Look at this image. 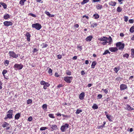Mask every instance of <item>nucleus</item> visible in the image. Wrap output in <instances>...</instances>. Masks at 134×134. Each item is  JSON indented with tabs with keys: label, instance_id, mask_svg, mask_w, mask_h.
I'll use <instances>...</instances> for the list:
<instances>
[{
	"label": "nucleus",
	"instance_id": "obj_31",
	"mask_svg": "<svg viewBox=\"0 0 134 134\" xmlns=\"http://www.w3.org/2000/svg\"><path fill=\"white\" fill-rule=\"evenodd\" d=\"M0 4L3 7L4 9H6L7 8V5L4 3L2 2Z\"/></svg>",
	"mask_w": 134,
	"mask_h": 134
},
{
	"label": "nucleus",
	"instance_id": "obj_5",
	"mask_svg": "<svg viewBox=\"0 0 134 134\" xmlns=\"http://www.w3.org/2000/svg\"><path fill=\"white\" fill-rule=\"evenodd\" d=\"M32 26L37 30H39L42 27L41 25L38 23L32 24Z\"/></svg>",
	"mask_w": 134,
	"mask_h": 134
},
{
	"label": "nucleus",
	"instance_id": "obj_3",
	"mask_svg": "<svg viewBox=\"0 0 134 134\" xmlns=\"http://www.w3.org/2000/svg\"><path fill=\"white\" fill-rule=\"evenodd\" d=\"M8 54L10 58H16L19 57V54H16L14 51H9V52Z\"/></svg>",
	"mask_w": 134,
	"mask_h": 134
},
{
	"label": "nucleus",
	"instance_id": "obj_42",
	"mask_svg": "<svg viewBox=\"0 0 134 134\" xmlns=\"http://www.w3.org/2000/svg\"><path fill=\"white\" fill-rule=\"evenodd\" d=\"M108 90L107 89H104L103 88L102 89V91H103L105 94H107L108 93Z\"/></svg>",
	"mask_w": 134,
	"mask_h": 134
},
{
	"label": "nucleus",
	"instance_id": "obj_40",
	"mask_svg": "<svg viewBox=\"0 0 134 134\" xmlns=\"http://www.w3.org/2000/svg\"><path fill=\"white\" fill-rule=\"evenodd\" d=\"M9 61L8 60H5L4 63V64L6 66L8 65L9 64Z\"/></svg>",
	"mask_w": 134,
	"mask_h": 134
},
{
	"label": "nucleus",
	"instance_id": "obj_10",
	"mask_svg": "<svg viewBox=\"0 0 134 134\" xmlns=\"http://www.w3.org/2000/svg\"><path fill=\"white\" fill-rule=\"evenodd\" d=\"M49 125L50 126L51 128L52 129V131L56 130L58 129V126L56 125Z\"/></svg>",
	"mask_w": 134,
	"mask_h": 134
},
{
	"label": "nucleus",
	"instance_id": "obj_58",
	"mask_svg": "<svg viewBox=\"0 0 134 134\" xmlns=\"http://www.w3.org/2000/svg\"><path fill=\"white\" fill-rule=\"evenodd\" d=\"M129 22L130 23H132L133 22V20L132 19H130L129 20Z\"/></svg>",
	"mask_w": 134,
	"mask_h": 134
},
{
	"label": "nucleus",
	"instance_id": "obj_36",
	"mask_svg": "<svg viewBox=\"0 0 134 134\" xmlns=\"http://www.w3.org/2000/svg\"><path fill=\"white\" fill-rule=\"evenodd\" d=\"M131 55L132 57H134V49H132L131 50Z\"/></svg>",
	"mask_w": 134,
	"mask_h": 134
},
{
	"label": "nucleus",
	"instance_id": "obj_59",
	"mask_svg": "<svg viewBox=\"0 0 134 134\" xmlns=\"http://www.w3.org/2000/svg\"><path fill=\"white\" fill-rule=\"evenodd\" d=\"M43 46L42 47L43 48L46 47L47 46V44H43Z\"/></svg>",
	"mask_w": 134,
	"mask_h": 134
},
{
	"label": "nucleus",
	"instance_id": "obj_7",
	"mask_svg": "<svg viewBox=\"0 0 134 134\" xmlns=\"http://www.w3.org/2000/svg\"><path fill=\"white\" fill-rule=\"evenodd\" d=\"M41 85L43 86V88L44 89H46L48 87L50 86V84L47 82H46L44 81H41L40 82Z\"/></svg>",
	"mask_w": 134,
	"mask_h": 134
},
{
	"label": "nucleus",
	"instance_id": "obj_17",
	"mask_svg": "<svg viewBox=\"0 0 134 134\" xmlns=\"http://www.w3.org/2000/svg\"><path fill=\"white\" fill-rule=\"evenodd\" d=\"M90 24L91 25V27H94L97 25V23H93L92 22H91Z\"/></svg>",
	"mask_w": 134,
	"mask_h": 134
},
{
	"label": "nucleus",
	"instance_id": "obj_39",
	"mask_svg": "<svg viewBox=\"0 0 134 134\" xmlns=\"http://www.w3.org/2000/svg\"><path fill=\"white\" fill-rule=\"evenodd\" d=\"M82 112V110L81 109H77L76 110V114H79L80 113Z\"/></svg>",
	"mask_w": 134,
	"mask_h": 134
},
{
	"label": "nucleus",
	"instance_id": "obj_6",
	"mask_svg": "<svg viewBox=\"0 0 134 134\" xmlns=\"http://www.w3.org/2000/svg\"><path fill=\"white\" fill-rule=\"evenodd\" d=\"M13 68L15 70H20L23 68V65L21 64H16L14 65Z\"/></svg>",
	"mask_w": 134,
	"mask_h": 134
},
{
	"label": "nucleus",
	"instance_id": "obj_28",
	"mask_svg": "<svg viewBox=\"0 0 134 134\" xmlns=\"http://www.w3.org/2000/svg\"><path fill=\"white\" fill-rule=\"evenodd\" d=\"M92 108L94 109H97L98 108V107L96 104H94L92 106Z\"/></svg>",
	"mask_w": 134,
	"mask_h": 134
},
{
	"label": "nucleus",
	"instance_id": "obj_41",
	"mask_svg": "<svg viewBox=\"0 0 134 134\" xmlns=\"http://www.w3.org/2000/svg\"><path fill=\"white\" fill-rule=\"evenodd\" d=\"M106 117L109 121H111V116L110 115H107Z\"/></svg>",
	"mask_w": 134,
	"mask_h": 134
},
{
	"label": "nucleus",
	"instance_id": "obj_57",
	"mask_svg": "<svg viewBox=\"0 0 134 134\" xmlns=\"http://www.w3.org/2000/svg\"><path fill=\"white\" fill-rule=\"evenodd\" d=\"M85 74L84 71V70H82L81 71V74L82 75H84Z\"/></svg>",
	"mask_w": 134,
	"mask_h": 134
},
{
	"label": "nucleus",
	"instance_id": "obj_53",
	"mask_svg": "<svg viewBox=\"0 0 134 134\" xmlns=\"http://www.w3.org/2000/svg\"><path fill=\"white\" fill-rule=\"evenodd\" d=\"M82 18H85L86 19H88L89 18V17H88V16H86V15H84L83 16H82Z\"/></svg>",
	"mask_w": 134,
	"mask_h": 134
},
{
	"label": "nucleus",
	"instance_id": "obj_27",
	"mask_svg": "<svg viewBox=\"0 0 134 134\" xmlns=\"http://www.w3.org/2000/svg\"><path fill=\"white\" fill-rule=\"evenodd\" d=\"M7 71L6 70H3L2 72V74L3 75V76H4V77L6 79V78L5 77V74L6 73H7Z\"/></svg>",
	"mask_w": 134,
	"mask_h": 134
},
{
	"label": "nucleus",
	"instance_id": "obj_8",
	"mask_svg": "<svg viewBox=\"0 0 134 134\" xmlns=\"http://www.w3.org/2000/svg\"><path fill=\"white\" fill-rule=\"evenodd\" d=\"M69 125L67 124H65L64 125L62 126L60 128V130L62 132L65 131L66 129L69 127Z\"/></svg>",
	"mask_w": 134,
	"mask_h": 134
},
{
	"label": "nucleus",
	"instance_id": "obj_34",
	"mask_svg": "<svg viewBox=\"0 0 134 134\" xmlns=\"http://www.w3.org/2000/svg\"><path fill=\"white\" fill-rule=\"evenodd\" d=\"M130 31L131 33L134 32V26H132L130 29Z\"/></svg>",
	"mask_w": 134,
	"mask_h": 134
},
{
	"label": "nucleus",
	"instance_id": "obj_44",
	"mask_svg": "<svg viewBox=\"0 0 134 134\" xmlns=\"http://www.w3.org/2000/svg\"><path fill=\"white\" fill-rule=\"evenodd\" d=\"M47 128L46 127H41L40 129L41 131H43L44 130H45L46 129H47Z\"/></svg>",
	"mask_w": 134,
	"mask_h": 134
},
{
	"label": "nucleus",
	"instance_id": "obj_47",
	"mask_svg": "<svg viewBox=\"0 0 134 134\" xmlns=\"http://www.w3.org/2000/svg\"><path fill=\"white\" fill-rule=\"evenodd\" d=\"M104 41L102 43V44L103 45H108V44H107L108 43V42L107 41Z\"/></svg>",
	"mask_w": 134,
	"mask_h": 134
},
{
	"label": "nucleus",
	"instance_id": "obj_52",
	"mask_svg": "<svg viewBox=\"0 0 134 134\" xmlns=\"http://www.w3.org/2000/svg\"><path fill=\"white\" fill-rule=\"evenodd\" d=\"M32 120V117L30 116L29 117L28 119V121H31Z\"/></svg>",
	"mask_w": 134,
	"mask_h": 134
},
{
	"label": "nucleus",
	"instance_id": "obj_26",
	"mask_svg": "<svg viewBox=\"0 0 134 134\" xmlns=\"http://www.w3.org/2000/svg\"><path fill=\"white\" fill-rule=\"evenodd\" d=\"M26 0H20L19 2V4L22 6L24 5V3Z\"/></svg>",
	"mask_w": 134,
	"mask_h": 134
},
{
	"label": "nucleus",
	"instance_id": "obj_13",
	"mask_svg": "<svg viewBox=\"0 0 134 134\" xmlns=\"http://www.w3.org/2000/svg\"><path fill=\"white\" fill-rule=\"evenodd\" d=\"M118 49L116 47H110L109 48V50L112 52H114L118 50Z\"/></svg>",
	"mask_w": 134,
	"mask_h": 134
},
{
	"label": "nucleus",
	"instance_id": "obj_15",
	"mask_svg": "<svg viewBox=\"0 0 134 134\" xmlns=\"http://www.w3.org/2000/svg\"><path fill=\"white\" fill-rule=\"evenodd\" d=\"M85 96V93L84 92H82L79 95V98L81 100L83 99Z\"/></svg>",
	"mask_w": 134,
	"mask_h": 134
},
{
	"label": "nucleus",
	"instance_id": "obj_23",
	"mask_svg": "<svg viewBox=\"0 0 134 134\" xmlns=\"http://www.w3.org/2000/svg\"><path fill=\"white\" fill-rule=\"evenodd\" d=\"M20 116V113L16 114L15 116V119H18Z\"/></svg>",
	"mask_w": 134,
	"mask_h": 134
},
{
	"label": "nucleus",
	"instance_id": "obj_46",
	"mask_svg": "<svg viewBox=\"0 0 134 134\" xmlns=\"http://www.w3.org/2000/svg\"><path fill=\"white\" fill-rule=\"evenodd\" d=\"M52 70L50 68H49L48 71V73L50 74L51 75H52Z\"/></svg>",
	"mask_w": 134,
	"mask_h": 134
},
{
	"label": "nucleus",
	"instance_id": "obj_19",
	"mask_svg": "<svg viewBox=\"0 0 134 134\" xmlns=\"http://www.w3.org/2000/svg\"><path fill=\"white\" fill-rule=\"evenodd\" d=\"M10 18V15H9L8 14H7V13H5V14L4 15V16H3V18L5 19V20H7V19H8L9 18Z\"/></svg>",
	"mask_w": 134,
	"mask_h": 134
},
{
	"label": "nucleus",
	"instance_id": "obj_22",
	"mask_svg": "<svg viewBox=\"0 0 134 134\" xmlns=\"http://www.w3.org/2000/svg\"><path fill=\"white\" fill-rule=\"evenodd\" d=\"M96 8L97 10H101L102 8V6L100 4H98L96 5Z\"/></svg>",
	"mask_w": 134,
	"mask_h": 134
},
{
	"label": "nucleus",
	"instance_id": "obj_56",
	"mask_svg": "<svg viewBox=\"0 0 134 134\" xmlns=\"http://www.w3.org/2000/svg\"><path fill=\"white\" fill-rule=\"evenodd\" d=\"M38 51V50L36 48H34L33 52V53H35L37 52Z\"/></svg>",
	"mask_w": 134,
	"mask_h": 134
},
{
	"label": "nucleus",
	"instance_id": "obj_16",
	"mask_svg": "<svg viewBox=\"0 0 134 134\" xmlns=\"http://www.w3.org/2000/svg\"><path fill=\"white\" fill-rule=\"evenodd\" d=\"M108 38L106 37L103 36L98 38V40L100 41H106L107 40Z\"/></svg>",
	"mask_w": 134,
	"mask_h": 134
},
{
	"label": "nucleus",
	"instance_id": "obj_32",
	"mask_svg": "<svg viewBox=\"0 0 134 134\" xmlns=\"http://www.w3.org/2000/svg\"><path fill=\"white\" fill-rule=\"evenodd\" d=\"M93 17L95 19H97L99 17V16L98 14H95L93 15Z\"/></svg>",
	"mask_w": 134,
	"mask_h": 134
},
{
	"label": "nucleus",
	"instance_id": "obj_62",
	"mask_svg": "<svg viewBox=\"0 0 134 134\" xmlns=\"http://www.w3.org/2000/svg\"><path fill=\"white\" fill-rule=\"evenodd\" d=\"M104 127V126L103 125L99 126L98 127V128L99 129H100L101 128H103V127Z\"/></svg>",
	"mask_w": 134,
	"mask_h": 134
},
{
	"label": "nucleus",
	"instance_id": "obj_43",
	"mask_svg": "<svg viewBox=\"0 0 134 134\" xmlns=\"http://www.w3.org/2000/svg\"><path fill=\"white\" fill-rule=\"evenodd\" d=\"M47 104H45L43 105L42 106V108L44 109H47Z\"/></svg>",
	"mask_w": 134,
	"mask_h": 134
},
{
	"label": "nucleus",
	"instance_id": "obj_33",
	"mask_svg": "<svg viewBox=\"0 0 134 134\" xmlns=\"http://www.w3.org/2000/svg\"><path fill=\"white\" fill-rule=\"evenodd\" d=\"M89 0H83L81 3L82 5H83L89 2Z\"/></svg>",
	"mask_w": 134,
	"mask_h": 134
},
{
	"label": "nucleus",
	"instance_id": "obj_25",
	"mask_svg": "<svg viewBox=\"0 0 134 134\" xmlns=\"http://www.w3.org/2000/svg\"><path fill=\"white\" fill-rule=\"evenodd\" d=\"M97 63L95 61H93L91 65V68H94L95 67V66L96 65Z\"/></svg>",
	"mask_w": 134,
	"mask_h": 134
},
{
	"label": "nucleus",
	"instance_id": "obj_49",
	"mask_svg": "<svg viewBox=\"0 0 134 134\" xmlns=\"http://www.w3.org/2000/svg\"><path fill=\"white\" fill-rule=\"evenodd\" d=\"M129 56V55L127 53L123 55V57H126V58H127Z\"/></svg>",
	"mask_w": 134,
	"mask_h": 134
},
{
	"label": "nucleus",
	"instance_id": "obj_18",
	"mask_svg": "<svg viewBox=\"0 0 134 134\" xmlns=\"http://www.w3.org/2000/svg\"><path fill=\"white\" fill-rule=\"evenodd\" d=\"M109 40L108 42V45H111V44L112 42H113V40L111 36H109V38L107 39V40Z\"/></svg>",
	"mask_w": 134,
	"mask_h": 134
},
{
	"label": "nucleus",
	"instance_id": "obj_14",
	"mask_svg": "<svg viewBox=\"0 0 134 134\" xmlns=\"http://www.w3.org/2000/svg\"><path fill=\"white\" fill-rule=\"evenodd\" d=\"M25 35L26 37L27 40L29 42L30 40V37L31 36L30 33L29 32H27Z\"/></svg>",
	"mask_w": 134,
	"mask_h": 134
},
{
	"label": "nucleus",
	"instance_id": "obj_45",
	"mask_svg": "<svg viewBox=\"0 0 134 134\" xmlns=\"http://www.w3.org/2000/svg\"><path fill=\"white\" fill-rule=\"evenodd\" d=\"M32 102V100L31 99H28L27 101V104H28L31 103Z\"/></svg>",
	"mask_w": 134,
	"mask_h": 134
},
{
	"label": "nucleus",
	"instance_id": "obj_11",
	"mask_svg": "<svg viewBox=\"0 0 134 134\" xmlns=\"http://www.w3.org/2000/svg\"><path fill=\"white\" fill-rule=\"evenodd\" d=\"M120 90L121 91L124 90L127 88V86L124 84H121L120 86Z\"/></svg>",
	"mask_w": 134,
	"mask_h": 134
},
{
	"label": "nucleus",
	"instance_id": "obj_30",
	"mask_svg": "<svg viewBox=\"0 0 134 134\" xmlns=\"http://www.w3.org/2000/svg\"><path fill=\"white\" fill-rule=\"evenodd\" d=\"M66 74L68 75H70L71 74V72L69 70H67L66 71Z\"/></svg>",
	"mask_w": 134,
	"mask_h": 134
},
{
	"label": "nucleus",
	"instance_id": "obj_54",
	"mask_svg": "<svg viewBox=\"0 0 134 134\" xmlns=\"http://www.w3.org/2000/svg\"><path fill=\"white\" fill-rule=\"evenodd\" d=\"M36 1L39 3H43V1L42 0H36Z\"/></svg>",
	"mask_w": 134,
	"mask_h": 134
},
{
	"label": "nucleus",
	"instance_id": "obj_20",
	"mask_svg": "<svg viewBox=\"0 0 134 134\" xmlns=\"http://www.w3.org/2000/svg\"><path fill=\"white\" fill-rule=\"evenodd\" d=\"M92 38V37L91 36H90L87 37L86 38V40L87 41L90 42Z\"/></svg>",
	"mask_w": 134,
	"mask_h": 134
},
{
	"label": "nucleus",
	"instance_id": "obj_35",
	"mask_svg": "<svg viewBox=\"0 0 134 134\" xmlns=\"http://www.w3.org/2000/svg\"><path fill=\"white\" fill-rule=\"evenodd\" d=\"M122 9L121 8L118 7L117 9L116 10L117 12H120L122 11Z\"/></svg>",
	"mask_w": 134,
	"mask_h": 134
},
{
	"label": "nucleus",
	"instance_id": "obj_12",
	"mask_svg": "<svg viewBox=\"0 0 134 134\" xmlns=\"http://www.w3.org/2000/svg\"><path fill=\"white\" fill-rule=\"evenodd\" d=\"M125 109L128 111L132 110H134V108L131 107V106L128 104H126V105Z\"/></svg>",
	"mask_w": 134,
	"mask_h": 134
},
{
	"label": "nucleus",
	"instance_id": "obj_1",
	"mask_svg": "<svg viewBox=\"0 0 134 134\" xmlns=\"http://www.w3.org/2000/svg\"><path fill=\"white\" fill-rule=\"evenodd\" d=\"M13 111L12 110H10L7 112V114L4 118L5 119H7L8 118L11 119L13 117Z\"/></svg>",
	"mask_w": 134,
	"mask_h": 134
},
{
	"label": "nucleus",
	"instance_id": "obj_64",
	"mask_svg": "<svg viewBox=\"0 0 134 134\" xmlns=\"http://www.w3.org/2000/svg\"><path fill=\"white\" fill-rule=\"evenodd\" d=\"M131 39L132 40H134V35L131 37Z\"/></svg>",
	"mask_w": 134,
	"mask_h": 134
},
{
	"label": "nucleus",
	"instance_id": "obj_21",
	"mask_svg": "<svg viewBox=\"0 0 134 134\" xmlns=\"http://www.w3.org/2000/svg\"><path fill=\"white\" fill-rule=\"evenodd\" d=\"M116 3L115 2H113L111 1L109 3V5L112 6H115L116 4Z\"/></svg>",
	"mask_w": 134,
	"mask_h": 134
},
{
	"label": "nucleus",
	"instance_id": "obj_38",
	"mask_svg": "<svg viewBox=\"0 0 134 134\" xmlns=\"http://www.w3.org/2000/svg\"><path fill=\"white\" fill-rule=\"evenodd\" d=\"M49 117L52 118H54L55 117L54 116V114H49Z\"/></svg>",
	"mask_w": 134,
	"mask_h": 134
},
{
	"label": "nucleus",
	"instance_id": "obj_24",
	"mask_svg": "<svg viewBox=\"0 0 134 134\" xmlns=\"http://www.w3.org/2000/svg\"><path fill=\"white\" fill-rule=\"evenodd\" d=\"M9 125V124L7 123L6 122H4L2 124V126L3 127H5Z\"/></svg>",
	"mask_w": 134,
	"mask_h": 134
},
{
	"label": "nucleus",
	"instance_id": "obj_9",
	"mask_svg": "<svg viewBox=\"0 0 134 134\" xmlns=\"http://www.w3.org/2000/svg\"><path fill=\"white\" fill-rule=\"evenodd\" d=\"M3 23L5 26L7 27L12 26L13 24V23L12 22L8 21H5L3 22Z\"/></svg>",
	"mask_w": 134,
	"mask_h": 134
},
{
	"label": "nucleus",
	"instance_id": "obj_29",
	"mask_svg": "<svg viewBox=\"0 0 134 134\" xmlns=\"http://www.w3.org/2000/svg\"><path fill=\"white\" fill-rule=\"evenodd\" d=\"M120 68L119 67H115L114 69V70L116 73H117L118 71L120 69Z\"/></svg>",
	"mask_w": 134,
	"mask_h": 134
},
{
	"label": "nucleus",
	"instance_id": "obj_55",
	"mask_svg": "<svg viewBox=\"0 0 134 134\" xmlns=\"http://www.w3.org/2000/svg\"><path fill=\"white\" fill-rule=\"evenodd\" d=\"M102 95L101 94H99L97 96V97L99 99H100L102 98Z\"/></svg>",
	"mask_w": 134,
	"mask_h": 134
},
{
	"label": "nucleus",
	"instance_id": "obj_63",
	"mask_svg": "<svg viewBox=\"0 0 134 134\" xmlns=\"http://www.w3.org/2000/svg\"><path fill=\"white\" fill-rule=\"evenodd\" d=\"M120 35L121 37H124V35L123 33H121L120 34Z\"/></svg>",
	"mask_w": 134,
	"mask_h": 134
},
{
	"label": "nucleus",
	"instance_id": "obj_4",
	"mask_svg": "<svg viewBox=\"0 0 134 134\" xmlns=\"http://www.w3.org/2000/svg\"><path fill=\"white\" fill-rule=\"evenodd\" d=\"M73 79L72 76H66L63 78L64 80L68 83H71Z\"/></svg>",
	"mask_w": 134,
	"mask_h": 134
},
{
	"label": "nucleus",
	"instance_id": "obj_61",
	"mask_svg": "<svg viewBox=\"0 0 134 134\" xmlns=\"http://www.w3.org/2000/svg\"><path fill=\"white\" fill-rule=\"evenodd\" d=\"M57 57H58V58L59 59H60L62 58V55H58L57 56Z\"/></svg>",
	"mask_w": 134,
	"mask_h": 134
},
{
	"label": "nucleus",
	"instance_id": "obj_50",
	"mask_svg": "<svg viewBox=\"0 0 134 134\" xmlns=\"http://www.w3.org/2000/svg\"><path fill=\"white\" fill-rule=\"evenodd\" d=\"M29 15H30L31 16H32L34 17H36V15L35 14H34L32 13H29Z\"/></svg>",
	"mask_w": 134,
	"mask_h": 134
},
{
	"label": "nucleus",
	"instance_id": "obj_2",
	"mask_svg": "<svg viewBox=\"0 0 134 134\" xmlns=\"http://www.w3.org/2000/svg\"><path fill=\"white\" fill-rule=\"evenodd\" d=\"M116 47L118 48V49L122 50L124 47L125 44L124 43H122L121 42H119L117 43L116 44Z\"/></svg>",
	"mask_w": 134,
	"mask_h": 134
},
{
	"label": "nucleus",
	"instance_id": "obj_48",
	"mask_svg": "<svg viewBox=\"0 0 134 134\" xmlns=\"http://www.w3.org/2000/svg\"><path fill=\"white\" fill-rule=\"evenodd\" d=\"M124 21L125 22H127L128 20V17L127 16H124Z\"/></svg>",
	"mask_w": 134,
	"mask_h": 134
},
{
	"label": "nucleus",
	"instance_id": "obj_60",
	"mask_svg": "<svg viewBox=\"0 0 134 134\" xmlns=\"http://www.w3.org/2000/svg\"><path fill=\"white\" fill-rule=\"evenodd\" d=\"M77 58V56H74L72 57V59L73 60H76Z\"/></svg>",
	"mask_w": 134,
	"mask_h": 134
},
{
	"label": "nucleus",
	"instance_id": "obj_37",
	"mask_svg": "<svg viewBox=\"0 0 134 134\" xmlns=\"http://www.w3.org/2000/svg\"><path fill=\"white\" fill-rule=\"evenodd\" d=\"M110 52L108 50H105L104 52L103 53V55H105L108 53L110 54Z\"/></svg>",
	"mask_w": 134,
	"mask_h": 134
},
{
	"label": "nucleus",
	"instance_id": "obj_51",
	"mask_svg": "<svg viewBox=\"0 0 134 134\" xmlns=\"http://www.w3.org/2000/svg\"><path fill=\"white\" fill-rule=\"evenodd\" d=\"M45 13L48 16H49L50 15V14L49 12H45Z\"/></svg>",
	"mask_w": 134,
	"mask_h": 134
}]
</instances>
